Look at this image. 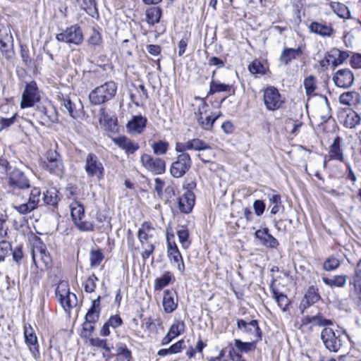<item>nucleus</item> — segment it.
<instances>
[{"label": "nucleus", "instance_id": "nucleus-1", "mask_svg": "<svg viewBox=\"0 0 361 361\" xmlns=\"http://www.w3.org/2000/svg\"><path fill=\"white\" fill-rule=\"evenodd\" d=\"M116 91V83L114 81H108L90 92V102L94 105L104 104L115 97Z\"/></svg>", "mask_w": 361, "mask_h": 361}, {"label": "nucleus", "instance_id": "nucleus-2", "mask_svg": "<svg viewBox=\"0 0 361 361\" xmlns=\"http://www.w3.org/2000/svg\"><path fill=\"white\" fill-rule=\"evenodd\" d=\"M42 167L50 173L61 177L63 174L64 166L60 154L50 149L45 154L44 160L41 162Z\"/></svg>", "mask_w": 361, "mask_h": 361}, {"label": "nucleus", "instance_id": "nucleus-3", "mask_svg": "<svg viewBox=\"0 0 361 361\" xmlns=\"http://www.w3.org/2000/svg\"><path fill=\"white\" fill-rule=\"evenodd\" d=\"M32 257L35 267L42 271L51 267V258L47 251L45 245L42 242H39L36 245H34L32 250Z\"/></svg>", "mask_w": 361, "mask_h": 361}, {"label": "nucleus", "instance_id": "nucleus-4", "mask_svg": "<svg viewBox=\"0 0 361 361\" xmlns=\"http://www.w3.org/2000/svg\"><path fill=\"white\" fill-rule=\"evenodd\" d=\"M41 202L42 192L40 188L33 187L30 190L27 201L18 205H14L13 208L20 214H27L40 206Z\"/></svg>", "mask_w": 361, "mask_h": 361}, {"label": "nucleus", "instance_id": "nucleus-5", "mask_svg": "<svg viewBox=\"0 0 361 361\" xmlns=\"http://www.w3.org/2000/svg\"><path fill=\"white\" fill-rule=\"evenodd\" d=\"M84 169L88 177H96L98 180L104 177V166L98 157L93 153H89L87 155Z\"/></svg>", "mask_w": 361, "mask_h": 361}, {"label": "nucleus", "instance_id": "nucleus-6", "mask_svg": "<svg viewBox=\"0 0 361 361\" xmlns=\"http://www.w3.org/2000/svg\"><path fill=\"white\" fill-rule=\"evenodd\" d=\"M192 159L189 154H180L170 166V173L175 178L183 177L190 169Z\"/></svg>", "mask_w": 361, "mask_h": 361}, {"label": "nucleus", "instance_id": "nucleus-7", "mask_svg": "<svg viewBox=\"0 0 361 361\" xmlns=\"http://www.w3.org/2000/svg\"><path fill=\"white\" fill-rule=\"evenodd\" d=\"M284 99L274 87H269L264 91V103L267 110L276 111L284 104Z\"/></svg>", "mask_w": 361, "mask_h": 361}, {"label": "nucleus", "instance_id": "nucleus-8", "mask_svg": "<svg viewBox=\"0 0 361 361\" xmlns=\"http://www.w3.org/2000/svg\"><path fill=\"white\" fill-rule=\"evenodd\" d=\"M321 338L326 347L329 351L338 352L342 345V341L340 338V334H337L329 327H325L321 332Z\"/></svg>", "mask_w": 361, "mask_h": 361}, {"label": "nucleus", "instance_id": "nucleus-9", "mask_svg": "<svg viewBox=\"0 0 361 361\" xmlns=\"http://www.w3.org/2000/svg\"><path fill=\"white\" fill-rule=\"evenodd\" d=\"M140 161L142 166L154 175L162 174L166 171V162L161 158L144 154L141 156Z\"/></svg>", "mask_w": 361, "mask_h": 361}, {"label": "nucleus", "instance_id": "nucleus-10", "mask_svg": "<svg viewBox=\"0 0 361 361\" xmlns=\"http://www.w3.org/2000/svg\"><path fill=\"white\" fill-rule=\"evenodd\" d=\"M56 38L59 42L78 45L83 41V35L79 26L72 25L56 35Z\"/></svg>", "mask_w": 361, "mask_h": 361}, {"label": "nucleus", "instance_id": "nucleus-11", "mask_svg": "<svg viewBox=\"0 0 361 361\" xmlns=\"http://www.w3.org/2000/svg\"><path fill=\"white\" fill-rule=\"evenodd\" d=\"M40 95L35 82H31L26 85L22 94L20 107L22 109L32 107L39 102Z\"/></svg>", "mask_w": 361, "mask_h": 361}, {"label": "nucleus", "instance_id": "nucleus-12", "mask_svg": "<svg viewBox=\"0 0 361 361\" xmlns=\"http://www.w3.org/2000/svg\"><path fill=\"white\" fill-rule=\"evenodd\" d=\"M237 328L243 334L254 336L256 341L262 340V331L256 319L245 321L243 319H237Z\"/></svg>", "mask_w": 361, "mask_h": 361}, {"label": "nucleus", "instance_id": "nucleus-13", "mask_svg": "<svg viewBox=\"0 0 361 361\" xmlns=\"http://www.w3.org/2000/svg\"><path fill=\"white\" fill-rule=\"evenodd\" d=\"M171 238H173V234H166L167 240V255L171 261H173V263L176 264L178 269L180 273H183L185 270V265L181 256V254L178 249V247L175 242L171 241Z\"/></svg>", "mask_w": 361, "mask_h": 361}, {"label": "nucleus", "instance_id": "nucleus-14", "mask_svg": "<svg viewBox=\"0 0 361 361\" xmlns=\"http://www.w3.org/2000/svg\"><path fill=\"white\" fill-rule=\"evenodd\" d=\"M8 185L13 190H24L30 188V181L23 172L18 169L13 170L9 174Z\"/></svg>", "mask_w": 361, "mask_h": 361}, {"label": "nucleus", "instance_id": "nucleus-15", "mask_svg": "<svg viewBox=\"0 0 361 361\" xmlns=\"http://www.w3.org/2000/svg\"><path fill=\"white\" fill-rule=\"evenodd\" d=\"M354 80V75L348 68L337 71L333 77L335 85L342 88L350 87L353 84Z\"/></svg>", "mask_w": 361, "mask_h": 361}, {"label": "nucleus", "instance_id": "nucleus-16", "mask_svg": "<svg viewBox=\"0 0 361 361\" xmlns=\"http://www.w3.org/2000/svg\"><path fill=\"white\" fill-rule=\"evenodd\" d=\"M24 336L30 351L35 359L39 357L37 338L32 327L30 325L24 326Z\"/></svg>", "mask_w": 361, "mask_h": 361}, {"label": "nucleus", "instance_id": "nucleus-17", "mask_svg": "<svg viewBox=\"0 0 361 361\" xmlns=\"http://www.w3.org/2000/svg\"><path fill=\"white\" fill-rule=\"evenodd\" d=\"M195 204V195L190 190H187L178 199V207L181 212L189 214Z\"/></svg>", "mask_w": 361, "mask_h": 361}, {"label": "nucleus", "instance_id": "nucleus-18", "mask_svg": "<svg viewBox=\"0 0 361 361\" xmlns=\"http://www.w3.org/2000/svg\"><path fill=\"white\" fill-rule=\"evenodd\" d=\"M112 141L127 154H134L139 149V145L137 142L125 136L113 137Z\"/></svg>", "mask_w": 361, "mask_h": 361}, {"label": "nucleus", "instance_id": "nucleus-19", "mask_svg": "<svg viewBox=\"0 0 361 361\" xmlns=\"http://www.w3.org/2000/svg\"><path fill=\"white\" fill-rule=\"evenodd\" d=\"M162 305L166 313L173 312L178 307V297L175 291L166 290L164 293Z\"/></svg>", "mask_w": 361, "mask_h": 361}, {"label": "nucleus", "instance_id": "nucleus-20", "mask_svg": "<svg viewBox=\"0 0 361 361\" xmlns=\"http://www.w3.org/2000/svg\"><path fill=\"white\" fill-rule=\"evenodd\" d=\"M321 300L319 289L314 286L308 287L304 298L300 303V308L306 309Z\"/></svg>", "mask_w": 361, "mask_h": 361}, {"label": "nucleus", "instance_id": "nucleus-21", "mask_svg": "<svg viewBox=\"0 0 361 361\" xmlns=\"http://www.w3.org/2000/svg\"><path fill=\"white\" fill-rule=\"evenodd\" d=\"M255 238L259 239L261 243L270 248H275L279 245L278 240L270 233L268 228L259 229L255 233Z\"/></svg>", "mask_w": 361, "mask_h": 361}, {"label": "nucleus", "instance_id": "nucleus-22", "mask_svg": "<svg viewBox=\"0 0 361 361\" xmlns=\"http://www.w3.org/2000/svg\"><path fill=\"white\" fill-rule=\"evenodd\" d=\"M147 122L145 117L141 115L134 116L127 123V128L130 133L140 134L144 130Z\"/></svg>", "mask_w": 361, "mask_h": 361}, {"label": "nucleus", "instance_id": "nucleus-23", "mask_svg": "<svg viewBox=\"0 0 361 361\" xmlns=\"http://www.w3.org/2000/svg\"><path fill=\"white\" fill-rule=\"evenodd\" d=\"M302 54V49L298 47L297 49L286 48L279 57V61L284 65H288L292 60L297 59Z\"/></svg>", "mask_w": 361, "mask_h": 361}, {"label": "nucleus", "instance_id": "nucleus-24", "mask_svg": "<svg viewBox=\"0 0 361 361\" xmlns=\"http://www.w3.org/2000/svg\"><path fill=\"white\" fill-rule=\"evenodd\" d=\"M100 301L101 296L92 300V305L85 315V321L95 324L99 320L101 311Z\"/></svg>", "mask_w": 361, "mask_h": 361}, {"label": "nucleus", "instance_id": "nucleus-25", "mask_svg": "<svg viewBox=\"0 0 361 361\" xmlns=\"http://www.w3.org/2000/svg\"><path fill=\"white\" fill-rule=\"evenodd\" d=\"M309 30L311 32L322 37H330L334 32V29L331 25L319 22L311 23L309 25Z\"/></svg>", "mask_w": 361, "mask_h": 361}, {"label": "nucleus", "instance_id": "nucleus-26", "mask_svg": "<svg viewBox=\"0 0 361 361\" xmlns=\"http://www.w3.org/2000/svg\"><path fill=\"white\" fill-rule=\"evenodd\" d=\"M341 104L347 106H356L361 102L360 94L355 91L346 92L339 97Z\"/></svg>", "mask_w": 361, "mask_h": 361}, {"label": "nucleus", "instance_id": "nucleus-27", "mask_svg": "<svg viewBox=\"0 0 361 361\" xmlns=\"http://www.w3.org/2000/svg\"><path fill=\"white\" fill-rule=\"evenodd\" d=\"M348 276L346 275H335L331 279L323 276L322 281L331 288H343L346 285Z\"/></svg>", "mask_w": 361, "mask_h": 361}, {"label": "nucleus", "instance_id": "nucleus-28", "mask_svg": "<svg viewBox=\"0 0 361 361\" xmlns=\"http://www.w3.org/2000/svg\"><path fill=\"white\" fill-rule=\"evenodd\" d=\"M154 228L149 222H144L137 232V238L139 241L153 240V233Z\"/></svg>", "mask_w": 361, "mask_h": 361}, {"label": "nucleus", "instance_id": "nucleus-29", "mask_svg": "<svg viewBox=\"0 0 361 361\" xmlns=\"http://www.w3.org/2000/svg\"><path fill=\"white\" fill-rule=\"evenodd\" d=\"M329 154L331 159L344 161L343 150L341 148V138L339 137H336L334 139L330 147Z\"/></svg>", "mask_w": 361, "mask_h": 361}, {"label": "nucleus", "instance_id": "nucleus-30", "mask_svg": "<svg viewBox=\"0 0 361 361\" xmlns=\"http://www.w3.org/2000/svg\"><path fill=\"white\" fill-rule=\"evenodd\" d=\"M269 199L270 205H272L271 209V214H276L284 207L282 204L281 197L279 194L276 193L275 191L271 190V192L267 194Z\"/></svg>", "mask_w": 361, "mask_h": 361}, {"label": "nucleus", "instance_id": "nucleus-31", "mask_svg": "<svg viewBox=\"0 0 361 361\" xmlns=\"http://www.w3.org/2000/svg\"><path fill=\"white\" fill-rule=\"evenodd\" d=\"M215 75V71L212 73V78ZM232 89V86L228 84H224L219 80H215L212 78L210 82L209 92V94H214L218 92H230Z\"/></svg>", "mask_w": 361, "mask_h": 361}, {"label": "nucleus", "instance_id": "nucleus-32", "mask_svg": "<svg viewBox=\"0 0 361 361\" xmlns=\"http://www.w3.org/2000/svg\"><path fill=\"white\" fill-rule=\"evenodd\" d=\"M6 109H8V106L5 105L0 109V130L11 126L15 121L17 114L13 111L10 116H4L3 114L6 113Z\"/></svg>", "mask_w": 361, "mask_h": 361}, {"label": "nucleus", "instance_id": "nucleus-33", "mask_svg": "<svg viewBox=\"0 0 361 361\" xmlns=\"http://www.w3.org/2000/svg\"><path fill=\"white\" fill-rule=\"evenodd\" d=\"M71 215L73 223H76L78 220H81L85 216V208L82 204L78 201H74L70 204Z\"/></svg>", "mask_w": 361, "mask_h": 361}, {"label": "nucleus", "instance_id": "nucleus-34", "mask_svg": "<svg viewBox=\"0 0 361 361\" xmlns=\"http://www.w3.org/2000/svg\"><path fill=\"white\" fill-rule=\"evenodd\" d=\"M219 118V115L212 116L208 114L197 117V121L200 127L205 130H210L213 128V125L216 120Z\"/></svg>", "mask_w": 361, "mask_h": 361}, {"label": "nucleus", "instance_id": "nucleus-35", "mask_svg": "<svg viewBox=\"0 0 361 361\" xmlns=\"http://www.w3.org/2000/svg\"><path fill=\"white\" fill-rule=\"evenodd\" d=\"M258 341H256V340L251 342H243L238 338L234 339V344L236 350L243 353H247L255 350L256 348V343Z\"/></svg>", "mask_w": 361, "mask_h": 361}, {"label": "nucleus", "instance_id": "nucleus-36", "mask_svg": "<svg viewBox=\"0 0 361 361\" xmlns=\"http://www.w3.org/2000/svg\"><path fill=\"white\" fill-rule=\"evenodd\" d=\"M11 36L8 35L6 30H5V35H3L0 30V51L7 59L11 58L12 54L8 45V42H11Z\"/></svg>", "mask_w": 361, "mask_h": 361}, {"label": "nucleus", "instance_id": "nucleus-37", "mask_svg": "<svg viewBox=\"0 0 361 361\" xmlns=\"http://www.w3.org/2000/svg\"><path fill=\"white\" fill-rule=\"evenodd\" d=\"M57 193L58 191L54 188L48 190L43 193L42 201L46 204L56 206L59 200Z\"/></svg>", "mask_w": 361, "mask_h": 361}, {"label": "nucleus", "instance_id": "nucleus-38", "mask_svg": "<svg viewBox=\"0 0 361 361\" xmlns=\"http://www.w3.org/2000/svg\"><path fill=\"white\" fill-rule=\"evenodd\" d=\"M161 16V9L159 7H152L146 11L147 21L150 25L158 23Z\"/></svg>", "mask_w": 361, "mask_h": 361}, {"label": "nucleus", "instance_id": "nucleus-39", "mask_svg": "<svg viewBox=\"0 0 361 361\" xmlns=\"http://www.w3.org/2000/svg\"><path fill=\"white\" fill-rule=\"evenodd\" d=\"M188 143L190 150L200 152L212 149L211 146L208 143L199 138L189 140Z\"/></svg>", "mask_w": 361, "mask_h": 361}, {"label": "nucleus", "instance_id": "nucleus-40", "mask_svg": "<svg viewBox=\"0 0 361 361\" xmlns=\"http://www.w3.org/2000/svg\"><path fill=\"white\" fill-rule=\"evenodd\" d=\"M59 301L66 312L70 311L73 307H75L78 303L77 297L73 293Z\"/></svg>", "mask_w": 361, "mask_h": 361}, {"label": "nucleus", "instance_id": "nucleus-41", "mask_svg": "<svg viewBox=\"0 0 361 361\" xmlns=\"http://www.w3.org/2000/svg\"><path fill=\"white\" fill-rule=\"evenodd\" d=\"M140 243L141 247L143 250L142 252V257L143 260L145 261L149 257L154 250V242H153V240H144L140 241Z\"/></svg>", "mask_w": 361, "mask_h": 361}, {"label": "nucleus", "instance_id": "nucleus-42", "mask_svg": "<svg viewBox=\"0 0 361 361\" xmlns=\"http://www.w3.org/2000/svg\"><path fill=\"white\" fill-rule=\"evenodd\" d=\"M172 275L170 272H165L161 277L155 280L154 289L155 290H161L166 286L171 280Z\"/></svg>", "mask_w": 361, "mask_h": 361}, {"label": "nucleus", "instance_id": "nucleus-43", "mask_svg": "<svg viewBox=\"0 0 361 361\" xmlns=\"http://www.w3.org/2000/svg\"><path fill=\"white\" fill-rule=\"evenodd\" d=\"M61 106L68 111L71 117L75 118L78 116L77 106L69 98H63L61 101Z\"/></svg>", "mask_w": 361, "mask_h": 361}, {"label": "nucleus", "instance_id": "nucleus-44", "mask_svg": "<svg viewBox=\"0 0 361 361\" xmlns=\"http://www.w3.org/2000/svg\"><path fill=\"white\" fill-rule=\"evenodd\" d=\"M273 294L279 307L283 311H286L289 305V300L287 296L283 293H279L276 290H273Z\"/></svg>", "mask_w": 361, "mask_h": 361}, {"label": "nucleus", "instance_id": "nucleus-45", "mask_svg": "<svg viewBox=\"0 0 361 361\" xmlns=\"http://www.w3.org/2000/svg\"><path fill=\"white\" fill-rule=\"evenodd\" d=\"M169 145L166 141L159 140L152 145L153 152L156 155H164L169 149Z\"/></svg>", "mask_w": 361, "mask_h": 361}, {"label": "nucleus", "instance_id": "nucleus-46", "mask_svg": "<svg viewBox=\"0 0 361 361\" xmlns=\"http://www.w3.org/2000/svg\"><path fill=\"white\" fill-rule=\"evenodd\" d=\"M305 92L307 96L311 97L314 95L316 90V79L314 76L310 75L304 80L303 82Z\"/></svg>", "mask_w": 361, "mask_h": 361}, {"label": "nucleus", "instance_id": "nucleus-47", "mask_svg": "<svg viewBox=\"0 0 361 361\" xmlns=\"http://www.w3.org/2000/svg\"><path fill=\"white\" fill-rule=\"evenodd\" d=\"M71 293L70 292L68 284L66 281L60 282L56 289V296L59 300L64 298L67 297L68 295Z\"/></svg>", "mask_w": 361, "mask_h": 361}, {"label": "nucleus", "instance_id": "nucleus-48", "mask_svg": "<svg viewBox=\"0 0 361 361\" xmlns=\"http://www.w3.org/2000/svg\"><path fill=\"white\" fill-rule=\"evenodd\" d=\"M304 322L306 324L314 322L317 324H318L319 326H326L332 324V322L331 320L323 318L321 316H312V317L307 316L304 318Z\"/></svg>", "mask_w": 361, "mask_h": 361}, {"label": "nucleus", "instance_id": "nucleus-49", "mask_svg": "<svg viewBox=\"0 0 361 361\" xmlns=\"http://www.w3.org/2000/svg\"><path fill=\"white\" fill-rule=\"evenodd\" d=\"M99 121L101 124H103L106 128L111 129L112 125H115L110 116L106 112L104 108H101L99 112Z\"/></svg>", "mask_w": 361, "mask_h": 361}, {"label": "nucleus", "instance_id": "nucleus-50", "mask_svg": "<svg viewBox=\"0 0 361 361\" xmlns=\"http://www.w3.org/2000/svg\"><path fill=\"white\" fill-rule=\"evenodd\" d=\"M185 323L180 320H176L171 326L169 332L175 338L178 336L180 334L185 331Z\"/></svg>", "mask_w": 361, "mask_h": 361}, {"label": "nucleus", "instance_id": "nucleus-51", "mask_svg": "<svg viewBox=\"0 0 361 361\" xmlns=\"http://www.w3.org/2000/svg\"><path fill=\"white\" fill-rule=\"evenodd\" d=\"M177 235L178 237L179 242L182 245V247L184 249H187L190 244V243L188 240V238H189L188 230L187 228L183 227L181 229L178 231Z\"/></svg>", "mask_w": 361, "mask_h": 361}, {"label": "nucleus", "instance_id": "nucleus-52", "mask_svg": "<svg viewBox=\"0 0 361 361\" xmlns=\"http://www.w3.org/2000/svg\"><path fill=\"white\" fill-rule=\"evenodd\" d=\"M74 224L80 231L83 232L94 231L95 228L93 222L90 221H85L83 220V218H82L81 220H78V221Z\"/></svg>", "mask_w": 361, "mask_h": 361}, {"label": "nucleus", "instance_id": "nucleus-53", "mask_svg": "<svg viewBox=\"0 0 361 361\" xmlns=\"http://www.w3.org/2000/svg\"><path fill=\"white\" fill-rule=\"evenodd\" d=\"M339 265L340 261L337 258L330 257L324 262L323 269L326 271H332L336 270Z\"/></svg>", "mask_w": 361, "mask_h": 361}, {"label": "nucleus", "instance_id": "nucleus-54", "mask_svg": "<svg viewBox=\"0 0 361 361\" xmlns=\"http://www.w3.org/2000/svg\"><path fill=\"white\" fill-rule=\"evenodd\" d=\"M104 259V255L100 250H92L90 255V266L98 267Z\"/></svg>", "mask_w": 361, "mask_h": 361}, {"label": "nucleus", "instance_id": "nucleus-55", "mask_svg": "<svg viewBox=\"0 0 361 361\" xmlns=\"http://www.w3.org/2000/svg\"><path fill=\"white\" fill-rule=\"evenodd\" d=\"M87 42L90 46L94 47L100 46L103 42L101 33L95 29H93Z\"/></svg>", "mask_w": 361, "mask_h": 361}, {"label": "nucleus", "instance_id": "nucleus-56", "mask_svg": "<svg viewBox=\"0 0 361 361\" xmlns=\"http://www.w3.org/2000/svg\"><path fill=\"white\" fill-rule=\"evenodd\" d=\"M82 7L92 17L98 14L94 0H83Z\"/></svg>", "mask_w": 361, "mask_h": 361}, {"label": "nucleus", "instance_id": "nucleus-57", "mask_svg": "<svg viewBox=\"0 0 361 361\" xmlns=\"http://www.w3.org/2000/svg\"><path fill=\"white\" fill-rule=\"evenodd\" d=\"M98 281V278L94 275L92 274L88 277L84 284L85 290L87 293H93L96 288V281Z\"/></svg>", "mask_w": 361, "mask_h": 361}, {"label": "nucleus", "instance_id": "nucleus-58", "mask_svg": "<svg viewBox=\"0 0 361 361\" xmlns=\"http://www.w3.org/2000/svg\"><path fill=\"white\" fill-rule=\"evenodd\" d=\"M250 72L252 74H264L265 68L262 63L257 60L253 61L248 67Z\"/></svg>", "mask_w": 361, "mask_h": 361}, {"label": "nucleus", "instance_id": "nucleus-59", "mask_svg": "<svg viewBox=\"0 0 361 361\" xmlns=\"http://www.w3.org/2000/svg\"><path fill=\"white\" fill-rule=\"evenodd\" d=\"M360 116L356 113L353 112L347 115L345 123L348 127L353 128L360 124Z\"/></svg>", "mask_w": 361, "mask_h": 361}, {"label": "nucleus", "instance_id": "nucleus-60", "mask_svg": "<svg viewBox=\"0 0 361 361\" xmlns=\"http://www.w3.org/2000/svg\"><path fill=\"white\" fill-rule=\"evenodd\" d=\"M11 250V243L6 240H1L0 242V261L4 260L5 256Z\"/></svg>", "mask_w": 361, "mask_h": 361}, {"label": "nucleus", "instance_id": "nucleus-61", "mask_svg": "<svg viewBox=\"0 0 361 361\" xmlns=\"http://www.w3.org/2000/svg\"><path fill=\"white\" fill-rule=\"evenodd\" d=\"M90 343L92 346L102 348L106 352L111 351V348L107 345L106 340L101 339L99 338H93L90 340Z\"/></svg>", "mask_w": 361, "mask_h": 361}, {"label": "nucleus", "instance_id": "nucleus-62", "mask_svg": "<svg viewBox=\"0 0 361 361\" xmlns=\"http://www.w3.org/2000/svg\"><path fill=\"white\" fill-rule=\"evenodd\" d=\"M200 100V104L198 106V108L197 111H195V118H197V117L204 116V114H207V111L209 109V105L206 103L204 100L202 99H199Z\"/></svg>", "mask_w": 361, "mask_h": 361}, {"label": "nucleus", "instance_id": "nucleus-63", "mask_svg": "<svg viewBox=\"0 0 361 361\" xmlns=\"http://www.w3.org/2000/svg\"><path fill=\"white\" fill-rule=\"evenodd\" d=\"M117 355L122 356L127 361H130L131 358V352L127 348L125 344H121L117 348Z\"/></svg>", "mask_w": 361, "mask_h": 361}, {"label": "nucleus", "instance_id": "nucleus-64", "mask_svg": "<svg viewBox=\"0 0 361 361\" xmlns=\"http://www.w3.org/2000/svg\"><path fill=\"white\" fill-rule=\"evenodd\" d=\"M266 205L262 200H257L253 202V209L255 213L257 216H260L263 214L265 210Z\"/></svg>", "mask_w": 361, "mask_h": 361}]
</instances>
